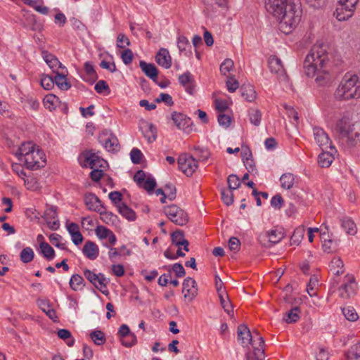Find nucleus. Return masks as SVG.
<instances>
[{
  "label": "nucleus",
  "instance_id": "obj_1",
  "mask_svg": "<svg viewBox=\"0 0 360 360\" xmlns=\"http://www.w3.org/2000/svg\"><path fill=\"white\" fill-rule=\"evenodd\" d=\"M265 7L268 13L290 27L295 25L300 20V15L294 11V6L288 4V0H266Z\"/></svg>",
  "mask_w": 360,
  "mask_h": 360
},
{
  "label": "nucleus",
  "instance_id": "obj_2",
  "mask_svg": "<svg viewBox=\"0 0 360 360\" xmlns=\"http://www.w3.org/2000/svg\"><path fill=\"white\" fill-rule=\"evenodd\" d=\"M333 132L341 144L353 146L360 138V122L352 123L348 118L342 117L337 122Z\"/></svg>",
  "mask_w": 360,
  "mask_h": 360
},
{
  "label": "nucleus",
  "instance_id": "obj_3",
  "mask_svg": "<svg viewBox=\"0 0 360 360\" xmlns=\"http://www.w3.org/2000/svg\"><path fill=\"white\" fill-rule=\"evenodd\" d=\"M328 62L326 46L322 44H314L304 61V72L307 77H314L321 68L326 67Z\"/></svg>",
  "mask_w": 360,
  "mask_h": 360
},
{
  "label": "nucleus",
  "instance_id": "obj_4",
  "mask_svg": "<svg viewBox=\"0 0 360 360\" xmlns=\"http://www.w3.org/2000/svg\"><path fill=\"white\" fill-rule=\"evenodd\" d=\"M335 98L338 101H349L360 98V81L355 74L346 73L336 89Z\"/></svg>",
  "mask_w": 360,
  "mask_h": 360
},
{
  "label": "nucleus",
  "instance_id": "obj_5",
  "mask_svg": "<svg viewBox=\"0 0 360 360\" xmlns=\"http://www.w3.org/2000/svg\"><path fill=\"white\" fill-rule=\"evenodd\" d=\"M238 339L243 347H248L249 345L254 346H259V340L257 335L261 336L257 330H253L252 333L250 330L245 324H240L237 328Z\"/></svg>",
  "mask_w": 360,
  "mask_h": 360
},
{
  "label": "nucleus",
  "instance_id": "obj_6",
  "mask_svg": "<svg viewBox=\"0 0 360 360\" xmlns=\"http://www.w3.org/2000/svg\"><path fill=\"white\" fill-rule=\"evenodd\" d=\"M163 210L168 219L178 226H184L188 221L187 213L174 204L164 207Z\"/></svg>",
  "mask_w": 360,
  "mask_h": 360
},
{
  "label": "nucleus",
  "instance_id": "obj_7",
  "mask_svg": "<svg viewBox=\"0 0 360 360\" xmlns=\"http://www.w3.org/2000/svg\"><path fill=\"white\" fill-rule=\"evenodd\" d=\"M98 141L108 152L115 153L120 150L118 139L110 130L102 131L98 135Z\"/></svg>",
  "mask_w": 360,
  "mask_h": 360
},
{
  "label": "nucleus",
  "instance_id": "obj_8",
  "mask_svg": "<svg viewBox=\"0 0 360 360\" xmlns=\"http://www.w3.org/2000/svg\"><path fill=\"white\" fill-rule=\"evenodd\" d=\"M23 161L27 169L36 170L44 167L46 160L43 150L37 146Z\"/></svg>",
  "mask_w": 360,
  "mask_h": 360
},
{
  "label": "nucleus",
  "instance_id": "obj_9",
  "mask_svg": "<svg viewBox=\"0 0 360 360\" xmlns=\"http://www.w3.org/2000/svg\"><path fill=\"white\" fill-rule=\"evenodd\" d=\"M178 165L179 169L187 176H192L198 167L197 160L187 154H181L179 157Z\"/></svg>",
  "mask_w": 360,
  "mask_h": 360
},
{
  "label": "nucleus",
  "instance_id": "obj_10",
  "mask_svg": "<svg viewBox=\"0 0 360 360\" xmlns=\"http://www.w3.org/2000/svg\"><path fill=\"white\" fill-rule=\"evenodd\" d=\"M356 289L354 276L347 274L345 277V283L339 288L340 296L344 299L349 298L356 294Z\"/></svg>",
  "mask_w": 360,
  "mask_h": 360
},
{
  "label": "nucleus",
  "instance_id": "obj_11",
  "mask_svg": "<svg viewBox=\"0 0 360 360\" xmlns=\"http://www.w3.org/2000/svg\"><path fill=\"white\" fill-rule=\"evenodd\" d=\"M313 133L315 141L319 144L322 150H325L328 148L335 150V148L332 146V143L328 135L324 131L323 129L320 127H314Z\"/></svg>",
  "mask_w": 360,
  "mask_h": 360
},
{
  "label": "nucleus",
  "instance_id": "obj_12",
  "mask_svg": "<svg viewBox=\"0 0 360 360\" xmlns=\"http://www.w3.org/2000/svg\"><path fill=\"white\" fill-rule=\"evenodd\" d=\"M184 297L186 300L191 302L198 295L196 281L191 277H187L183 282Z\"/></svg>",
  "mask_w": 360,
  "mask_h": 360
},
{
  "label": "nucleus",
  "instance_id": "obj_13",
  "mask_svg": "<svg viewBox=\"0 0 360 360\" xmlns=\"http://www.w3.org/2000/svg\"><path fill=\"white\" fill-rule=\"evenodd\" d=\"M118 335L121 338L122 345L124 347H132L136 342V335L130 332L129 328L126 324H122L120 327Z\"/></svg>",
  "mask_w": 360,
  "mask_h": 360
},
{
  "label": "nucleus",
  "instance_id": "obj_14",
  "mask_svg": "<svg viewBox=\"0 0 360 360\" xmlns=\"http://www.w3.org/2000/svg\"><path fill=\"white\" fill-rule=\"evenodd\" d=\"M57 217V207L54 206L46 208L43 215L48 227L53 231L58 229L60 226L59 221L56 219Z\"/></svg>",
  "mask_w": 360,
  "mask_h": 360
},
{
  "label": "nucleus",
  "instance_id": "obj_15",
  "mask_svg": "<svg viewBox=\"0 0 360 360\" xmlns=\"http://www.w3.org/2000/svg\"><path fill=\"white\" fill-rule=\"evenodd\" d=\"M106 162L98 155L92 153L91 150L86 152L84 155V166L91 169L104 167Z\"/></svg>",
  "mask_w": 360,
  "mask_h": 360
},
{
  "label": "nucleus",
  "instance_id": "obj_16",
  "mask_svg": "<svg viewBox=\"0 0 360 360\" xmlns=\"http://www.w3.org/2000/svg\"><path fill=\"white\" fill-rule=\"evenodd\" d=\"M179 82L185 89V91L191 94H195V80L191 72H186L179 76Z\"/></svg>",
  "mask_w": 360,
  "mask_h": 360
},
{
  "label": "nucleus",
  "instance_id": "obj_17",
  "mask_svg": "<svg viewBox=\"0 0 360 360\" xmlns=\"http://www.w3.org/2000/svg\"><path fill=\"white\" fill-rule=\"evenodd\" d=\"M269 67L271 72L276 74L279 78L285 79L287 77L283 63L278 57H270L269 59Z\"/></svg>",
  "mask_w": 360,
  "mask_h": 360
},
{
  "label": "nucleus",
  "instance_id": "obj_18",
  "mask_svg": "<svg viewBox=\"0 0 360 360\" xmlns=\"http://www.w3.org/2000/svg\"><path fill=\"white\" fill-rule=\"evenodd\" d=\"M259 340V346H254V351L252 353H248L246 354L247 360H264V340L262 336L257 335Z\"/></svg>",
  "mask_w": 360,
  "mask_h": 360
},
{
  "label": "nucleus",
  "instance_id": "obj_19",
  "mask_svg": "<svg viewBox=\"0 0 360 360\" xmlns=\"http://www.w3.org/2000/svg\"><path fill=\"white\" fill-rule=\"evenodd\" d=\"M156 63L165 69L172 66V57L167 49L161 48L155 56Z\"/></svg>",
  "mask_w": 360,
  "mask_h": 360
},
{
  "label": "nucleus",
  "instance_id": "obj_20",
  "mask_svg": "<svg viewBox=\"0 0 360 360\" xmlns=\"http://www.w3.org/2000/svg\"><path fill=\"white\" fill-rule=\"evenodd\" d=\"M84 202L87 208L91 211L98 212L103 207L101 200L92 193L84 195Z\"/></svg>",
  "mask_w": 360,
  "mask_h": 360
},
{
  "label": "nucleus",
  "instance_id": "obj_21",
  "mask_svg": "<svg viewBox=\"0 0 360 360\" xmlns=\"http://www.w3.org/2000/svg\"><path fill=\"white\" fill-rule=\"evenodd\" d=\"M171 118L176 127L181 130L188 128L191 123V119L181 112H173Z\"/></svg>",
  "mask_w": 360,
  "mask_h": 360
},
{
  "label": "nucleus",
  "instance_id": "obj_22",
  "mask_svg": "<svg viewBox=\"0 0 360 360\" xmlns=\"http://www.w3.org/2000/svg\"><path fill=\"white\" fill-rule=\"evenodd\" d=\"M144 137L149 143L155 141L157 139V128L153 123L143 122L140 127Z\"/></svg>",
  "mask_w": 360,
  "mask_h": 360
},
{
  "label": "nucleus",
  "instance_id": "obj_23",
  "mask_svg": "<svg viewBox=\"0 0 360 360\" xmlns=\"http://www.w3.org/2000/svg\"><path fill=\"white\" fill-rule=\"evenodd\" d=\"M36 148V145L31 141L22 143L15 153V155L22 162L27 158V156L32 153Z\"/></svg>",
  "mask_w": 360,
  "mask_h": 360
},
{
  "label": "nucleus",
  "instance_id": "obj_24",
  "mask_svg": "<svg viewBox=\"0 0 360 360\" xmlns=\"http://www.w3.org/2000/svg\"><path fill=\"white\" fill-rule=\"evenodd\" d=\"M139 67L147 77L153 82H157L158 70L153 63H147L143 60H141Z\"/></svg>",
  "mask_w": 360,
  "mask_h": 360
},
{
  "label": "nucleus",
  "instance_id": "obj_25",
  "mask_svg": "<svg viewBox=\"0 0 360 360\" xmlns=\"http://www.w3.org/2000/svg\"><path fill=\"white\" fill-rule=\"evenodd\" d=\"M82 252L87 258L94 260L98 257L99 254V249L98 245L94 242L88 240L84 244Z\"/></svg>",
  "mask_w": 360,
  "mask_h": 360
},
{
  "label": "nucleus",
  "instance_id": "obj_26",
  "mask_svg": "<svg viewBox=\"0 0 360 360\" xmlns=\"http://www.w3.org/2000/svg\"><path fill=\"white\" fill-rule=\"evenodd\" d=\"M42 56L46 64L53 70V71L58 70V68L65 69V67L63 66L58 59L53 54L44 51L42 52Z\"/></svg>",
  "mask_w": 360,
  "mask_h": 360
},
{
  "label": "nucleus",
  "instance_id": "obj_27",
  "mask_svg": "<svg viewBox=\"0 0 360 360\" xmlns=\"http://www.w3.org/2000/svg\"><path fill=\"white\" fill-rule=\"evenodd\" d=\"M37 305L51 320L56 321L58 318L56 311L51 308L49 301L45 299H38Z\"/></svg>",
  "mask_w": 360,
  "mask_h": 360
},
{
  "label": "nucleus",
  "instance_id": "obj_28",
  "mask_svg": "<svg viewBox=\"0 0 360 360\" xmlns=\"http://www.w3.org/2000/svg\"><path fill=\"white\" fill-rule=\"evenodd\" d=\"M220 300L221 307L224 309L225 312L231 316H233V305L228 297V294L225 290L223 293L218 294Z\"/></svg>",
  "mask_w": 360,
  "mask_h": 360
},
{
  "label": "nucleus",
  "instance_id": "obj_29",
  "mask_svg": "<svg viewBox=\"0 0 360 360\" xmlns=\"http://www.w3.org/2000/svg\"><path fill=\"white\" fill-rule=\"evenodd\" d=\"M240 91L241 93L242 97H243L244 99L248 102H252L256 98V91L254 86L251 84H243L240 87Z\"/></svg>",
  "mask_w": 360,
  "mask_h": 360
},
{
  "label": "nucleus",
  "instance_id": "obj_30",
  "mask_svg": "<svg viewBox=\"0 0 360 360\" xmlns=\"http://www.w3.org/2000/svg\"><path fill=\"white\" fill-rule=\"evenodd\" d=\"M352 10L346 8V6L339 4L334 15L339 21H344L349 19L353 15Z\"/></svg>",
  "mask_w": 360,
  "mask_h": 360
},
{
  "label": "nucleus",
  "instance_id": "obj_31",
  "mask_svg": "<svg viewBox=\"0 0 360 360\" xmlns=\"http://www.w3.org/2000/svg\"><path fill=\"white\" fill-rule=\"evenodd\" d=\"M117 210L119 213L129 221H134L136 219L135 212L124 202L117 205Z\"/></svg>",
  "mask_w": 360,
  "mask_h": 360
},
{
  "label": "nucleus",
  "instance_id": "obj_32",
  "mask_svg": "<svg viewBox=\"0 0 360 360\" xmlns=\"http://www.w3.org/2000/svg\"><path fill=\"white\" fill-rule=\"evenodd\" d=\"M24 4L32 7L36 11L43 15H47L49 13V8L40 5L43 4V0H22Z\"/></svg>",
  "mask_w": 360,
  "mask_h": 360
},
{
  "label": "nucleus",
  "instance_id": "obj_33",
  "mask_svg": "<svg viewBox=\"0 0 360 360\" xmlns=\"http://www.w3.org/2000/svg\"><path fill=\"white\" fill-rule=\"evenodd\" d=\"M56 73L54 77V84H56L61 90H68L71 87L69 82H67L63 72L60 73L58 70H53Z\"/></svg>",
  "mask_w": 360,
  "mask_h": 360
},
{
  "label": "nucleus",
  "instance_id": "obj_34",
  "mask_svg": "<svg viewBox=\"0 0 360 360\" xmlns=\"http://www.w3.org/2000/svg\"><path fill=\"white\" fill-rule=\"evenodd\" d=\"M330 268L332 273L336 276H340L345 271L344 263L340 257H335L331 260Z\"/></svg>",
  "mask_w": 360,
  "mask_h": 360
},
{
  "label": "nucleus",
  "instance_id": "obj_35",
  "mask_svg": "<svg viewBox=\"0 0 360 360\" xmlns=\"http://www.w3.org/2000/svg\"><path fill=\"white\" fill-rule=\"evenodd\" d=\"M300 307H295L286 312L285 316H283V321L287 323H296L300 318Z\"/></svg>",
  "mask_w": 360,
  "mask_h": 360
},
{
  "label": "nucleus",
  "instance_id": "obj_36",
  "mask_svg": "<svg viewBox=\"0 0 360 360\" xmlns=\"http://www.w3.org/2000/svg\"><path fill=\"white\" fill-rule=\"evenodd\" d=\"M39 248L41 255L46 260L51 261L55 257L53 248L46 242L40 243Z\"/></svg>",
  "mask_w": 360,
  "mask_h": 360
},
{
  "label": "nucleus",
  "instance_id": "obj_37",
  "mask_svg": "<svg viewBox=\"0 0 360 360\" xmlns=\"http://www.w3.org/2000/svg\"><path fill=\"white\" fill-rule=\"evenodd\" d=\"M44 105L50 111L55 110L59 103V98L53 94L46 95L43 100Z\"/></svg>",
  "mask_w": 360,
  "mask_h": 360
},
{
  "label": "nucleus",
  "instance_id": "obj_38",
  "mask_svg": "<svg viewBox=\"0 0 360 360\" xmlns=\"http://www.w3.org/2000/svg\"><path fill=\"white\" fill-rule=\"evenodd\" d=\"M341 226L347 233L354 235L356 233V226L354 222L349 217H343L340 219Z\"/></svg>",
  "mask_w": 360,
  "mask_h": 360
},
{
  "label": "nucleus",
  "instance_id": "obj_39",
  "mask_svg": "<svg viewBox=\"0 0 360 360\" xmlns=\"http://www.w3.org/2000/svg\"><path fill=\"white\" fill-rule=\"evenodd\" d=\"M333 160V157L330 152L323 150V152L319 155L318 163L321 167H328Z\"/></svg>",
  "mask_w": 360,
  "mask_h": 360
},
{
  "label": "nucleus",
  "instance_id": "obj_40",
  "mask_svg": "<svg viewBox=\"0 0 360 360\" xmlns=\"http://www.w3.org/2000/svg\"><path fill=\"white\" fill-rule=\"evenodd\" d=\"M281 187L284 189H290L295 183V176L292 173H285L281 178Z\"/></svg>",
  "mask_w": 360,
  "mask_h": 360
},
{
  "label": "nucleus",
  "instance_id": "obj_41",
  "mask_svg": "<svg viewBox=\"0 0 360 360\" xmlns=\"http://www.w3.org/2000/svg\"><path fill=\"white\" fill-rule=\"evenodd\" d=\"M89 336L96 345H103L105 343V335L104 333L100 330H93L90 333Z\"/></svg>",
  "mask_w": 360,
  "mask_h": 360
},
{
  "label": "nucleus",
  "instance_id": "obj_42",
  "mask_svg": "<svg viewBox=\"0 0 360 360\" xmlns=\"http://www.w3.org/2000/svg\"><path fill=\"white\" fill-rule=\"evenodd\" d=\"M84 69L86 74V76L89 77L86 79V81H89L91 83H94L98 79V75L94 70L93 65L90 62H86L84 65Z\"/></svg>",
  "mask_w": 360,
  "mask_h": 360
},
{
  "label": "nucleus",
  "instance_id": "obj_43",
  "mask_svg": "<svg viewBox=\"0 0 360 360\" xmlns=\"http://www.w3.org/2000/svg\"><path fill=\"white\" fill-rule=\"evenodd\" d=\"M266 236L270 243L276 244L284 237V233L281 231L271 230L266 233Z\"/></svg>",
  "mask_w": 360,
  "mask_h": 360
},
{
  "label": "nucleus",
  "instance_id": "obj_44",
  "mask_svg": "<svg viewBox=\"0 0 360 360\" xmlns=\"http://www.w3.org/2000/svg\"><path fill=\"white\" fill-rule=\"evenodd\" d=\"M57 335L59 338L67 340L66 344L69 347H72L75 344V339L72 337V334L70 330L67 329H59L57 332Z\"/></svg>",
  "mask_w": 360,
  "mask_h": 360
},
{
  "label": "nucleus",
  "instance_id": "obj_45",
  "mask_svg": "<svg viewBox=\"0 0 360 360\" xmlns=\"http://www.w3.org/2000/svg\"><path fill=\"white\" fill-rule=\"evenodd\" d=\"M316 82L319 85L323 86L327 84L330 80L328 71L323 68H321L316 73Z\"/></svg>",
  "mask_w": 360,
  "mask_h": 360
},
{
  "label": "nucleus",
  "instance_id": "obj_46",
  "mask_svg": "<svg viewBox=\"0 0 360 360\" xmlns=\"http://www.w3.org/2000/svg\"><path fill=\"white\" fill-rule=\"evenodd\" d=\"M342 312L345 319L349 321H356L359 319V315L355 309L351 306L343 307Z\"/></svg>",
  "mask_w": 360,
  "mask_h": 360
},
{
  "label": "nucleus",
  "instance_id": "obj_47",
  "mask_svg": "<svg viewBox=\"0 0 360 360\" xmlns=\"http://www.w3.org/2000/svg\"><path fill=\"white\" fill-rule=\"evenodd\" d=\"M248 116L250 122L255 126H259L262 120V112L258 109L250 108L248 110Z\"/></svg>",
  "mask_w": 360,
  "mask_h": 360
},
{
  "label": "nucleus",
  "instance_id": "obj_48",
  "mask_svg": "<svg viewBox=\"0 0 360 360\" xmlns=\"http://www.w3.org/2000/svg\"><path fill=\"white\" fill-rule=\"evenodd\" d=\"M84 283V278L79 274H73L70 278L69 284L70 287L74 291H77L82 288V285Z\"/></svg>",
  "mask_w": 360,
  "mask_h": 360
},
{
  "label": "nucleus",
  "instance_id": "obj_49",
  "mask_svg": "<svg viewBox=\"0 0 360 360\" xmlns=\"http://www.w3.org/2000/svg\"><path fill=\"white\" fill-rule=\"evenodd\" d=\"M108 282V279L105 278L104 274L100 273V276L97 278V282H96V285L94 286L99 290L102 293L106 294L108 292V290H105Z\"/></svg>",
  "mask_w": 360,
  "mask_h": 360
},
{
  "label": "nucleus",
  "instance_id": "obj_50",
  "mask_svg": "<svg viewBox=\"0 0 360 360\" xmlns=\"http://www.w3.org/2000/svg\"><path fill=\"white\" fill-rule=\"evenodd\" d=\"M34 256V254L33 250L30 247H27L22 249L20 252V260L23 263H29L33 260Z\"/></svg>",
  "mask_w": 360,
  "mask_h": 360
},
{
  "label": "nucleus",
  "instance_id": "obj_51",
  "mask_svg": "<svg viewBox=\"0 0 360 360\" xmlns=\"http://www.w3.org/2000/svg\"><path fill=\"white\" fill-rule=\"evenodd\" d=\"M347 357L349 360H360V342L351 347Z\"/></svg>",
  "mask_w": 360,
  "mask_h": 360
},
{
  "label": "nucleus",
  "instance_id": "obj_52",
  "mask_svg": "<svg viewBox=\"0 0 360 360\" xmlns=\"http://www.w3.org/2000/svg\"><path fill=\"white\" fill-rule=\"evenodd\" d=\"M229 190L233 191L237 189L240 185V181L238 176L236 174H231L227 179Z\"/></svg>",
  "mask_w": 360,
  "mask_h": 360
},
{
  "label": "nucleus",
  "instance_id": "obj_53",
  "mask_svg": "<svg viewBox=\"0 0 360 360\" xmlns=\"http://www.w3.org/2000/svg\"><path fill=\"white\" fill-rule=\"evenodd\" d=\"M41 86L46 90H50L54 86V79L52 77L44 75L41 78Z\"/></svg>",
  "mask_w": 360,
  "mask_h": 360
},
{
  "label": "nucleus",
  "instance_id": "obj_54",
  "mask_svg": "<svg viewBox=\"0 0 360 360\" xmlns=\"http://www.w3.org/2000/svg\"><path fill=\"white\" fill-rule=\"evenodd\" d=\"M162 268L168 271L167 274H164L160 276L158 278V284L161 286H166L169 283V278L172 276L171 273V266H163Z\"/></svg>",
  "mask_w": 360,
  "mask_h": 360
},
{
  "label": "nucleus",
  "instance_id": "obj_55",
  "mask_svg": "<svg viewBox=\"0 0 360 360\" xmlns=\"http://www.w3.org/2000/svg\"><path fill=\"white\" fill-rule=\"evenodd\" d=\"M304 230L303 228L296 229L290 238L291 244L298 245L304 236Z\"/></svg>",
  "mask_w": 360,
  "mask_h": 360
},
{
  "label": "nucleus",
  "instance_id": "obj_56",
  "mask_svg": "<svg viewBox=\"0 0 360 360\" xmlns=\"http://www.w3.org/2000/svg\"><path fill=\"white\" fill-rule=\"evenodd\" d=\"M155 186L156 181L155 179L149 177L143 181L140 187L144 188L148 193H152Z\"/></svg>",
  "mask_w": 360,
  "mask_h": 360
},
{
  "label": "nucleus",
  "instance_id": "obj_57",
  "mask_svg": "<svg viewBox=\"0 0 360 360\" xmlns=\"http://www.w3.org/2000/svg\"><path fill=\"white\" fill-rule=\"evenodd\" d=\"M221 199L226 205H230L233 202V191L229 189H222L221 192Z\"/></svg>",
  "mask_w": 360,
  "mask_h": 360
},
{
  "label": "nucleus",
  "instance_id": "obj_58",
  "mask_svg": "<svg viewBox=\"0 0 360 360\" xmlns=\"http://www.w3.org/2000/svg\"><path fill=\"white\" fill-rule=\"evenodd\" d=\"M195 155L197 156L199 160L205 161L210 156V152L205 148H200V146H195Z\"/></svg>",
  "mask_w": 360,
  "mask_h": 360
},
{
  "label": "nucleus",
  "instance_id": "obj_59",
  "mask_svg": "<svg viewBox=\"0 0 360 360\" xmlns=\"http://www.w3.org/2000/svg\"><path fill=\"white\" fill-rule=\"evenodd\" d=\"M184 239V233L183 231L177 230L171 234V240L174 245L179 247L181 240Z\"/></svg>",
  "mask_w": 360,
  "mask_h": 360
},
{
  "label": "nucleus",
  "instance_id": "obj_60",
  "mask_svg": "<svg viewBox=\"0 0 360 360\" xmlns=\"http://www.w3.org/2000/svg\"><path fill=\"white\" fill-rule=\"evenodd\" d=\"M233 68V61L231 59H226L220 65V72L226 75Z\"/></svg>",
  "mask_w": 360,
  "mask_h": 360
},
{
  "label": "nucleus",
  "instance_id": "obj_61",
  "mask_svg": "<svg viewBox=\"0 0 360 360\" xmlns=\"http://www.w3.org/2000/svg\"><path fill=\"white\" fill-rule=\"evenodd\" d=\"M326 233H323L321 234V238L324 240L323 244V249L324 252H326L328 253L331 252L334 250L335 247H333L332 245L335 243V241L328 239L327 240L326 238Z\"/></svg>",
  "mask_w": 360,
  "mask_h": 360
},
{
  "label": "nucleus",
  "instance_id": "obj_62",
  "mask_svg": "<svg viewBox=\"0 0 360 360\" xmlns=\"http://www.w3.org/2000/svg\"><path fill=\"white\" fill-rule=\"evenodd\" d=\"M130 41L129 38L124 34L120 33L117 37V46L119 49H124L125 46L130 45Z\"/></svg>",
  "mask_w": 360,
  "mask_h": 360
},
{
  "label": "nucleus",
  "instance_id": "obj_63",
  "mask_svg": "<svg viewBox=\"0 0 360 360\" xmlns=\"http://www.w3.org/2000/svg\"><path fill=\"white\" fill-rule=\"evenodd\" d=\"M283 202L284 200L281 194L275 195L271 200V205L276 210H280L282 207Z\"/></svg>",
  "mask_w": 360,
  "mask_h": 360
},
{
  "label": "nucleus",
  "instance_id": "obj_64",
  "mask_svg": "<svg viewBox=\"0 0 360 360\" xmlns=\"http://www.w3.org/2000/svg\"><path fill=\"white\" fill-rule=\"evenodd\" d=\"M134 58L133 52L131 49H127L123 51L121 53V58L125 65L131 63Z\"/></svg>",
  "mask_w": 360,
  "mask_h": 360
}]
</instances>
